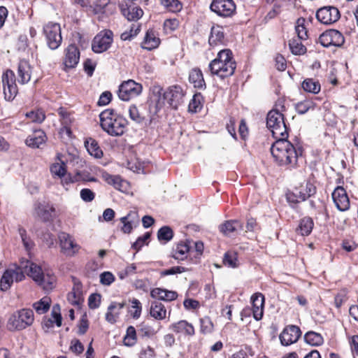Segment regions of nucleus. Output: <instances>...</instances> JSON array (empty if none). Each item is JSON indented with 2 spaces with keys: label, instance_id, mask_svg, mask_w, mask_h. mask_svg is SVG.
Wrapping results in <instances>:
<instances>
[{
  "label": "nucleus",
  "instance_id": "nucleus-22",
  "mask_svg": "<svg viewBox=\"0 0 358 358\" xmlns=\"http://www.w3.org/2000/svg\"><path fill=\"white\" fill-rule=\"evenodd\" d=\"M220 231L225 236H231L243 231V224L236 220H228L219 226Z\"/></svg>",
  "mask_w": 358,
  "mask_h": 358
},
{
  "label": "nucleus",
  "instance_id": "nucleus-17",
  "mask_svg": "<svg viewBox=\"0 0 358 358\" xmlns=\"http://www.w3.org/2000/svg\"><path fill=\"white\" fill-rule=\"evenodd\" d=\"M301 335V331L298 326L288 325L284 328L279 336V338L282 345L288 346L296 343Z\"/></svg>",
  "mask_w": 358,
  "mask_h": 358
},
{
  "label": "nucleus",
  "instance_id": "nucleus-52",
  "mask_svg": "<svg viewBox=\"0 0 358 358\" xmlns=\"http://www.w3.org/2000/svg\"><path fill=\"white\" fill-rule=\"evenodd\" d=\"M314 107V103L310 100H304L296 104V110L299 114H305L309 109Z\"/></svg>",
  "mask_w": 358,
  "mask_h": 358
},
{
  "label": "nucleus",
  "instance_id": "nucleus-31",
  "mask_svg": "<svg viewBox=\"0 0 358 358\" xmlns=\"http://www.w3.org/2000/svg\"><path fill=\"white\" fill-rule=\"evenodd\" d=\"M159 38L157 36L155 31L152 29H149L146 32L142 48L151 50L158 47L159 45Z\"/></svg>",
  "mask_w": 358,
  "mask_h": 358
},
{
  "label": "nucleus",
  "instance_id": "nucleus-37",
  "mask_svg": "<svg viewBox=\"0 0 358 358\" xmlns=\"http://www.w3.org/2000/svg\"><path fill=\"white\" fill-rule=\"evenodd\" d=\"M85 144L86 149L90 155L94 156L97 159H99L103 156V152L95 140L90 138V140L85 141Z\"/></svg>",
  "mask_w": 358,
  "mask_h": 358
},
{
  "label": "nucleus",
  "instance_id": "nucleus-10",
  "mask_svg": "<svg viewBox=\"0 0 358 358\" xmlns=\"http://www.w3.org/2000/svg\"><path fill=\"white\" fill-rule=\"evenodd\" d=\"M60 251L66 257H73L78 253L80 246L69 234L62 231L58 234Z\"/></svg>",
  "mask_w": 358,
  "mask_h": 358
},
{
  "label": "nucleus",
  "instance_id": "nucleus-30",
  "mask_svg": "<svg viewBox=\"0 0 358 358\" xmlns=\"http://www.w3.org/2000/svg\"><path fill=\"white\" fill-rule=\"evenodd\" d=\"M224 34L223 28L220 26H213L208 38L209 45L212 47L223 43Z\"/></svg>",
  "mask_w": 358,
  "mask_h": 358
},
{
  "label": "nucleus",
  "instance_id": "nucleus-23",
  "mask_svg": "<svg viewBox=\"0 0 358 358\" xmlns=\"http://www.w3.org/2000/svg\"><path fill=\"white\" fill-rule=\"evenodd\" d=\"M253 317L260 320L264 314V296L261 293H256L251 297Z\"/></svg>",
  "mask_w": 358,
  "mask_h": 358
},
{
  "label": "nucleus",
  "instance_id": "nucleus-54",
  "mask_svg": "<svg viewBox=\"0 0 358 358\" xmlns=\"http://www.w3.org/2000/svg\"><path fill=\"white\" fill-rule=\"evenodd\" d=\"M50 171L52 175L63 177L66 173V165L64 163H56L51 166Z\"/></svg>",
  "mask_w": 358,
  "mask_h": 358
},
{
  "label": "nucleus",
  "instance_id": "nucleus-24",
  "mask_svg": "<svg viewBox=\"0 0 358 358\" xmlns=\"http://www.w3.org/2000/svg\"><path fill=\"white\" fill-rule=\"evenodd\" d=\"M47 140L45 132L41 129L36 130L26 139V145L32 148H39L41 145L45 143Z\"/></svg>",
  "mask_w": 358,
  "mask_h": 358
},
{
  "label": "nucleus",
  "instance_id": "nucleus-40",
  "mask_svg": "<svg viewBox=\"0 0 358 358\" xmlns=\"http://www.w3.org/2000/svg\"><path fill=\"white\" fill-rule=\"evenodd\" d=\"M302 88L307 92L317 94L321 89L318 81L313 78H306L302 83Z\"/></svg>",
  "mask_w": 358,
  "mask_h": 358
},
{
  "label": "nucleus",
  "instance_id": "nucleus-53",
  "mask_svg": "<svg viewBox=\"0 0 358 358\" xmlns=\"http://www.w3.org/2000/svg\"><path fill=\"white\" fill-rule=\"evenodd\" d=\"M200 324H201V332L202 334H210L213 331V324L208 317H205L203 318L200 319Z\"/></svg>",
  "mask_w": 358,
  "mask_h": 358
},
{
  "label": "nucleus",
  "instance_id": "nucleus-43",
  "mask_svg": "<svg viewBox=\"0 0 358 358\" xmlns=\"http://www.w3.org/2000/svg\"><path fill=\"white\" fill-rule=\"evenodd\" d=\"M316 192L315 187L310 182H306V185H301L296 188V193H300L302 196L301 200H306Z\"/></svg>",
  "mask_w": 358,
  "mask_h": 358
},
{
  "label": "nucleus",
  "instance_id": "nucleus-45",
  "mask_svg": "<svg viewBox=\"0 0 358 358\" xmlns=\"http://www.w3.org/2000/svg\"><path fill=\"white\" fill-rule=\"evenodd\" d=\"M306 20L303 17H300L296 20L295 25V31L299 39L308 38V31L305 27Z\"/></svg>",
  "mask_w": 358,
  "mask_h": 358
},
{
  "label": "nucleus",
  "instance_id": "nucleus-15",
  "mask_svg": "<svg viewBox=\"0 0 358 358\" xmlns=\"http://www.w3.org/2000/svg\"><path fill=\"white\" fill-rule=\"evenodd\" d=\"M113 42V33L110 30L98 34L93 39L92 49L96 53H102L106 51Z\"/></svg>",
  "mask_w": 358,
  "mask_h": 358
},
{
  "label": "nucleus",
  "instance_id": "nucleus-4",
  "mask_svg": "<svg viewBox=\"0 0 358 358\" xmlns=\"http://www.w3.org/2000/svg\"><path fill=\"white\" fill-rule=\"evenodd\" d=\"M99 117L101 128L109 135L120 136L124 134L127 121L114 110L106 109L102 111Z\"/></svg>",
  "mask_w": 358,
  "mask_h": 358
},
{
  "label": "nucleus",
  "instance_id": "nucleus-28",
  "mask_svg": "<svg viewBox=\"0 0 358 358\" xmlns=\"http://www.w3.org/2000/svg\"><path fill=\"white\" fill-rule=\"evenodd\" d=\"M150 295L152 298L164 301H171L178 297L176 292L159 287L153 289L150 292Z\"/></svg>",
  "mask_w": 358,
  "mask_h": 358
},
{
  "label": "nucleus",
  "instance_id": "nucleus-62",
  "mask_svg": "<svg viewBox=\"0 0 358 358\" xmlns=\"http://www.w3.org/2000/svg\"><path fill=\"white\" fill-rule=\"evenodd\" d=\"M101 301V295L99 294H92L89 296L88 306L91 309H95L99 306Z\"/></svg>",
  "mask_w": 358,
  "mask_h": 358
},
{
  "label": "nucleus",
  "instance_id": "nucleus-21",
  "mask_svg": "<svg viewBox=\"0 0 358 358\" xmlns=\"http://www.w3.org/2000/svg\"><path fill=\"white\" fill-rule=\"evenodd\" d=\"M55 209L52 205L48 202H36L34 203V211L38 217L43 222H49L52 220V213L55 212Z\"/></svg>",
  "mask_w": 358,
  "mask_h": 358
},
{
  "label": "nucleus",
  "instance_id": "nucleus-47",
  "mask_svg": "<svg viewBox=\"0 0 358 358\" xmlns=\"http://www.w3.org/2000/svg\"><path fill=\"white\" fill-rule=\"evenodd\" d=\"M223 264L231 268L238 266L237 254L234 251L227 252L223 257Z\"/></svg>",
  "mask_w": 358,
  "mask_h": 358
},
{
  "label": "nucleus",
  "instance_id": "nucleus-55",
  "mask_svg": "<svg viewBox=\"0 0 358 358\" xmlns=\"http://www.w3.org/2000/svg\"><path fill=\"white\" fill-rule=\"evenodd\" d=\"M50 318L54 320L57 327H61L62 317L60 313V306L59 304H55L52 306Z\"/></svg>",
  "mask_w": 358,
  "mask_h": 358
},
{
  "label": "nucleus",
  "instance_id": "nucleus-38",
  "mask_svg": "<svg viewBox=\"0 0 358 358\" xmlns=\"http://www.w3.org/2000/svg\"><path fill=\"white\" fill-rule=\"evenodd\" d=\"M51 300L49 297L45 296L38 301L33 303V308L36 310V313L39 315L47 313L50 307Z\"/></svg>",
  "mask_w": 358,
  "mask_h": 358
},
{
  "label": "nucleus",
  "instance_id": "nucleus-6",
  "mask_svg": "<svg viewBox=\"0 0 358 358\" xmlns=\"http://www.w3.org/2000/svg\"><path fill=\"white\" fill-rule=\"evenodd\" d=\"M27 275L45 291L52 290L55 287V275L50 271H43L40 266L28 259Z\"/></svg>",
  "mask_w": 358,
  "mask_h": 358
},
{
  "label": "nucleus",
  "instance_id": "nucleus-32",
  "mask_svg": "<svg viewBox=\"0 0 358 358\" xmlns=\"http://www.w3.org/2000/svg\"><path fill=\"white\" fill-rule=\"evenodd\" d=\"M171 329L176 333H182L188 336L194 334V328L192 324L185 320H180L171 326Z\"/></svg>",
  "mask_w": 358,
  "mask_h": 358
},
{
  "label": "nucleus",
  "instance_id": "nucleus-59",
  "mask_svg": "<svg viewBox=\"0 0 358 358\" xmlns=\"http://www.w3.org/2000/svg\"><path fill=\"white\" fill-rule=\"evenodd\" d=\"M186 271L185 268L182 266H173L169 269L163 270L160 272L161 276H166L170 275H175L178 273H181Z\"/></svg>",
  "mask_w": 358,
  "mask_h": 358
},
{
  "label": "nucleus",
  "instance_id": "nucleus-8",
  "mask_svg": "<svg viewBox=\"0 0 358 358\" xmlns=\"http://www.w3.org/2000/svg\"><path fill=\"white\" fill-rule=\"evenodd\" d=\"M34 320V312L22 308L15 312L8 319L7 327L10 331H21L31 326Z\"/></svg>",
  "mask_w": 358,
  "mask_h": 358
},
{
  "label": "nucleus",
  "instance_id": "nucleus-20",
  "mask_svg": "<svg viewBox=\"0 0 358 358\" xmlns=\"http://www.w3.org/2000/svg\"><path fill=\"white\" fill-rule=\"evenodd\" d=\"M80 59V51L74 44L69 45L65 50L64 65L66 69H73L78 64Z\"/></svg>",
  "mask_w": 358,
  "mask_h": 358
},
{
  "label": "nucleus",
  "instance_id": "nucleus-58",
  "mask_svg": "<svg viewBox=\"0 0 358 358\" xmlns=\"http://www.w3.org/2000/svg\"><path fill=\"white\" fill-rule=\"evenodd\" d=\"M19 232L24 248L26 250L29 251L34 246V242L29 237H27L26 231L24 229H20Z\"/></svg>",
  "mask_w": 358,
  "mask_h": 358
},
{
  "label": "nucleus",
  "instance_id": "nucleus-61",
  "mask_svg": "<svg viewBox=\"0 0 358 358\" xmlns=\"http://www.w3.org/2000/svg\"><path fill=\"white\" fill-rule=\"evenodd\" d=\"M80 198L85 202H91L95 197L94 193L90 189L84 188L80 190Z\"/></svg>",
  "mask_w": 358,
  "mask_h": 358
},
{
  "label": "nucleus",
  "instance_id": "nucleus-9",
  "mask_svg": "<svg viewBox=\"0 0 358 358\" xmlns=\"http://www.w3.org/2000/svg\"><path fill=\"white\" fill-rule=\"evenodd\" d=\"M43 33L51 50H56L60 46L62 37L59 24L52 22L47 23L43 27Z\"/></svg>",
  "mask_w": 358,
  "mask_h": 358
},
{
  "label": "nucleus",
  "instance_id": "nucleus-7",
  "mask_svg": "<svg viewBox=\"0 0 358 358\" xmlns=\"http://www.w3.org/2000/svg\"><path fill=\"white\" fill-rule=\"evenodd\" d=\"M27 271V259H22L19 265H13L6 269L3 273L1 281L0 286L2 291H7L12 285L14 281L20 282L25 278L24 274Z\"/></svg>",
  "mask_w": 358,
  "mask_h": 358
},
{
  "label": "nucleus",
  "instance_id": "nucleus-57",
  "mask_svg": "<svg viewBox=\"0 0 358 358\" xmlns=\"http://www.w3.org/2000/svg\"><path fill=\"white\" fill-rule=\"evenodd\" d=\"M130 118L137 123H141L143 121L144 117L139 113L136 106H131L129 109Z\"/></svg>",
  "mask_w": 358,
  "mask_h": 358
},
{
  "label": "nucleus",
  "instance_id": "nucleus-51",
  "mask_svg": "<svg viewBox=\"0 0 358 358\" xmlns=\"http://www.w3.org/2000/svg\"><path fill=\"white\" fill-rule=\"evenodd\" d=\"M173 236V232L172 229L168 226L162 227L159 229L157 232V238L160 241H164L168 242L172 239Z\"/></svg>",
  "mask_w": 358,
  "mask_h": 358
},
{
  "label": "nucleus",
  "instance_id": "nucleus-5",
  "mask_svg": "<svg viewBox=\"0 0 358 358\" xmlns=\"http://www.w3.org/2000/svg\"><path fill=\"white\" fill-rule=\"evenodd\" d=\"M184 92L180 86L170 87L166 92L159 87L153 89V99L156 102V108H161L166 100L169 106L176 109L183 102Z\"/></svg>",
  "mask_w": 358,
  "mask_h": 358
},
{
  "label": "nucleus",
  "instance_id": "nucleus-34",
  "mask_svg": "<svg viewBox=\"0 0 358 358\" xmlns=\"http://www.w3.org/2000/svg\"><path fill=\"white\" fill-rule=\"evenodd\" d=\"M314 223L311 217H305L302 218L296 229V233L304 236H308L313 228Z\"/></svg>",
  "mask_w": 358,
  "mask_h": 358
},
{
  "label": "nucleus",
  "instance_id": "nucleus-25",
  "mask_svg": "<svg viewBox=\"0 0 358 358\" xmlns=\"http://www.w3.org/2000/svg\"><path fill=\"white\" fill-rule=\"evenodd\" d=\"M31 67L26 60H21L17 68V81L22 85L27 83L31 79Z\"/></svg>",
  "mask_w": 358,
  "mask_h": 358
},
{
  "label": "nucleus",
  "instance_id": "nucleus-33",
  "mask_svg": "<svg viewBox=\"0 0 358 358\" xmlns=\"http://www.w3.org/2000/svg\"><path fill=\"white\" fill-rule=\"evenodd\" d=\"M189 80L193 84L195 88L204 90L206 83L203 77V73L199 69H192L189 75Z\"/></svg>",
  "mask_w": 358,
  "mask_h": 358
},
{
  "label": "nucleus",
  "instance_id": "nucleus-64",
  "mask_svg": "<svg viewBox=\"0 0 358 358\" xmlns=\"http://www.w3.org/2000/svg\"><path fill=\"white\" fill-rule=\"evenodd\" d=\"M179 26V21L177 19H168L164 22V27L166 30L174 31Z\"/></svg>",
  "mask_w": 358,
  "mask_h": 358
},
{
  "label": "nucleus",
  "instance_id": "nucleus-13",
  "mask_svg": "<svg viewBox=\"0 0 358 358\" xmlns=\"http://www.w3.org/2000/svg\"><path fill=\"white\" fill-rule=\"evenodd\" d=\"M210 10L222 17L232 16L236 12V5L233 0H213Z\"/></svg>",
  "mask_w": 358,
  "mask_h": 358
},
{
  "label": "nucleus",
  "instance_id": "nucleus-1",
  "mask_svg": "<svg viewBox=\"0 0 358 358\" xmlns=\"http://www.w3.org/2000/svg\"><path fill=\"white\" fill-rule=\"evenodd\" d=\"M287 137L275 138L276 141L271 148V155L275 162L279 166H288L289 168H296L298 159L302 155V150L296 148L292 143L287 140Z\"/></svg>",
  "mask_w": 358,
  "mask_h": 358
},
{
  "label": "nucleus",
  "instance_id": "nucleus-48",
  "mask_svg": "<svg viewBox=\"0 0 358 358\" xmlns=\"http://www.w3.org/2000/svg\"><path fill=\"white\" fill-rule=\"evenodd\" d=\"M202 96L201 94H195L189 103V110L192 113H196L202 108Z\"/></svg>",
  "mask_w": 358,
  "mask_h": 358
},
{
  "label": "nucleus",
  "instance_id": "nucleus-36",
  "mask_svg": "<svg viewBox=\"0 0 358 358\" xmlns=\"http://www.w3.org/2000/svg\"><path fill=\"white\" fill-rule=\"evenodd\" d=\"M304 340L306 343L312 346H319L324 343L322 335L315 331H308L304 335Z\"/></svg>",
  "mask_w": 358,
  "mask_h": 358
},
{
  "label": "nucleus",
  "instance_id": "nucleus-19",
  "mask_svg": "<svg viewBox=\"0 0 358 358\" xmlns=\"http://www.w3.org/2000/svg\"><path fill=\"white\" fill-rule=\"evenodd\" d=\"M336 208L340 211H345L350 208V200L343 187L338 186L331 194Z\"/></svg>",
  "mask_w": 358,
  "mask_h": 358
},
{
  "label": "nucleus",
  "instance_id": "nucleus-18",
  "mask_svg": "<svg viewBox=\"0 0 358 358\" xmlns=\"http://www.w3.org/2000/svg\"><path fill=\"white\" fill-rule=\"evenodd\" d=\"M119 6L122 14L129 21H137L143 15V10L140 7L135 6L131 2L129 4L127 2L124 1L120 3Z\"/></svg>",
  "mask_w": 358,
  "mask_h": 358
},
{
  "label": "nucleus",
  "instance_id": "nucleus-26",
  "mask_svg": "<svg viewBox=\"0 0 358 358\" xmlns=\"http://www.w3.org/2000/svg\"><path fill=\"white\" fill-rule=\"evenodd\" d=\"M101 178L108 185H112L114 188L121 192L127 189V182L124 180L119 176L110 175L107 172H103L101 174Z\"/></svg>",
  "mask_w": 358,
  "mask_h": 358
},
{
  "label": "nucleus",
  "instance_id": "nucleus-2",
  "mask_svg": "<svg viewBox=\"0 0 358 358\" xmlns=\"http://www.w3.org/2000/svg\"><path fill=\"white\" fill-rule=\"evenodd\" d=\"M229 49L220 50L215 59L212 60L208 68L212 75L224 79L231 76L235 71L236 64Z\"/></svg>",
  "mask_w": 358,
  "mask_h": 358
},
{
  "label": "nucleus",
  "instance_id": "nucleus-29",
  "mask_svg": "<svg viewBox=\"0 0 358 358\" xmlns=\"http://www.w3.org/2000/svg\"><path fill=\"white\" fill-rule=\"evenodd\" d=\"M123 224L122 231L125 234H129L138 222V217L136 212H130L126 216L120 218Z\"/></svg>",
  "mask_w": 358,
  "mask_h": 358
},
{
  "label": "nucleus",
  "instance_id": "nucleus-63",
  "mask_svg": "<svg viewBox=\"0 0 358 358\" xmlns=\"http://www.w3.org/2000/svg\"><path fill=\"white\" fill-rule=\"evenodd\" d=\"M150 236V233L147 232L143 236L138 237L136 242L132 245V248L137 251L139 250Z\"/></svg>",
  "mask_w": 358,
  "mask_h": 358
},
{
  "label": "nucleus",
  "instance_id": "nucleus-16",
  "mask_svg": "<svg viewBox=\"0 0 358 358\" xmlns=\"http://www.w3.org/2000/svg\"><path fill=\"white\" fill-rule=\"evenodd\" d=\"M345 40L342 34L336 29H330L322 33L319 37V42L324 47L341 46Z\"/></svg>",
  "mask_w": 358,
  "mask_h": 358
},
{
  "label": "nucleus",
  "instance_id": "nucleus-12",
  "mask_svg": "<svg viewBox=\"0 0 358 358\" xmlns=\"http://www.w3.org/2000/svg\"><path fill=\"white\" fill-rule=\"evenodd\" d=\"M15 75L11 70H7L2 76V84L5 99L12 101L17 94Z\"/></svg>",
  "mask_w": 358,
  "mask_h": 358
},
{
  "label": "nucleus",
  "instance_id": "nucleus-3",
  "mask_svg": "<svg viewBox=\"0 0 358 358\" xmlns=\"http://www.w3.org/2000/svg\"><path fill=\"white\" fill-rule=\"evenodd\" d=\"M285 110L283 101L278 100L275 105V108L267 114L266 127L271 131L275 138L288 136L284 115L281 113Z\"/></svg>",
  "mask_w": 358,
  "mask_h": 358
},
{
  "label": "nucleus",
  "instance_id": "nucleus-27",
  "mask_svg": "<svg viewBox=\"0 0 358 358\" xmlns=\"http://www.w3.org/2000/svg\"><path fill=\"white\" fill-rule=\"evenodd\" d=\"M125 302H112L108 307V310L106 313V320L111 324L115 323L120 313V310L125 306Z\"/></svg>",
  "mask_w": 358,
  "mask_h": 358
},
{
  "label": "nucleus",
  "instance_id": "nucleus-49",
  "mask_svg": "<svg viewBox=\"0 0 358 358\" xmlns=\"http://www.w3.org/2000/svg\"><path fill=\"white\" fill-rule=\"evenodd\" d=\"M161 3L170 12L176 13L181 10L182 4L178 0H160Z\"/></svg>",
  "mask_w": 358,
  "mask_h": 358
},
{
  "label": "nucleus",
  "instance_id": "nucleus-39",
  "mask_svg": "<svg viewBox=\"0 0 358 358\" xmlns=\"http://www.w3.org/2000/svg\"><path fill=\"white\" fill-rule=\"evenodd\" d=\"M303 39L292 38L289 41V49L292 54L296 55H301L306 52V48L303 45L301 41Z\"/></svg>",
  "mask_w": 358,
  "mask_h": 358
},
{
  "label": "nucleus",
  "instance_id": "nucleus-11",
  "mask_svg": "<svg viewBox=\"0 0 358 358\" xmlns=\"http://www.w3.org/2000/svg\"><path fill=\"white\" fill-rule=\"evenodd\" d=\"M143 87L140 83L133 80L124 81L120 86L118 90L119 98L124 101L138 96L142 92Z\"/></svg>",
  "mask_w": 358,
  "mask_h": 358
},
{
  "label": "nucleus",
  "instance_id": "nucleus-41",
  "mask_svg": "<svg viewBox=\"0 0 358 358\" xmlns=\"http://www.w3.org/2000/svg\"><path fill=\"white\" fill-rule=\"evenodd\" d=\"M27 118L30 120L31 122L36 124L42 123L45 119V112L41 109L32 110L25 114Z\"/></svg>",
  "mask_w": 358,
  "mask_h": 358
},
{
  "label": "nucleus",
  "instance_id": "nucleus-42",
  "mask_svg": "<svg viewBox=\"0 0 358 358\" xmlns=\"http://www.w3.org/2000/svg\"><path fill=\"white\" fill-rule=\"evenodd\" d=\"M159 329L160 325H158L157 328H155L148 324H142L140 325L139 329H138V334L142 338H150L156 334Z\"/></svg>",
  "mask_w": 358,
  "mask_h": 358
},
{
  "label": "nucleus",
  "instance_id": "nucleus-60",
  "mask_svg": "<svg viewBox=\"0 0 358 358\" xmlns=\"http://www.w3.org/2000/svg\"><path fill=\"white\" fill-rule=\"evenodd\" d=\"M115 280L114 275L108 271H105L100 275V282L103 285H110Z\"/></svg>",
  "mask_w": 358,
  "mask_h": 358
},
{
  "label": "nucleus",
  "instance_id": "nucleus-14",
  "mask_svg": "<svg viewBox=\"0 0 358 358\" xmlns=\"http://www.w3.org/2000/svg\"><path fill=\"white\" fill-rule=\"evenodd\" d=\"M341 15L338 9L334 6H324L316 12V18L322 24L329 25L335 23L340 19Z\"/></svg>",
  "mask_w": 358,
  "mask_h": 358
},
{
  "label": "nucleus",
  "instance_id": "nucleus-50",
  "mask_svg": "<svg viewBox=\"0 0 358 358\" xmlns=\"http://www.w3.org/2000/svg\"><path fill=\"white\" fill-rule=\"evenodd\" d=\"M140 28L141 26L139 24H132L129 31H125L121 34V39L122 41L131 40L134 36H136L138 34Z\"/></svg>",
  "mask_w": 358,
  "mask_h": 358
},
{
  "label": "nucleus",
  "instance_id": "nucleus-56",
  "mask_svg": "<svg viewBox=\"0 0 358 358\" xmlns=\"http://www.w3.org/2000/svg\"><path fill=\"white\" fill-rule=\"evenodd\" d=\"M69 349L73 353L77 355L82 354L85 350L83 343L76 338L71 340Z\"/></svg>",
  "mask_w": 358,
  "mask_h": 358
},
{
  "label": "nucleus",
  "instance_id": "nucleus-46",
  "mask_svg": "<svg viewBox=\"0 0 358 358\" xmlns=\"http://www.w3.org/2000/svg\"><path fill=\"white\" fill-rule=\"evenodd\" d=\"M136 336L137 333L136 329L132 326H129L124 337V345L127 346H133L136 343Z\"/></svg>",
  "mask_w": 358,
  "mask_h": 358
},
{
  "label": "nucleus",
  "instance_id": "nucleus-44",
  "mask_svg": "<svg viewBox=\"0 0 358 358\" xmlns=\"http://www.w3.org/2000/svg\"><path fill=\"white\" fill-rule=\"evenodd\" d=\"M189 251V247L187 244L179 243L173 250L172 257L177 260H183L187 257V253Z\"/></svg>",
  "mask_w": 358,
  "mask_h": 358
},
{
  "label": "nucleus",
  "instance_id": "nucleus-35",
  "mask_svg": "<svg viewBox=\"0 0 358 358\" xmlns=\"http://www.w3.org/2000/svg\"><path fill=\"white\" fill-rule=\"evenodd\" d=\"M150 315L156 320H163L166 317V310L159 301H154L150 306Z\"/></svg>",
  "mask_w": 358,
  "mask_h": 358
}]
</instances>
